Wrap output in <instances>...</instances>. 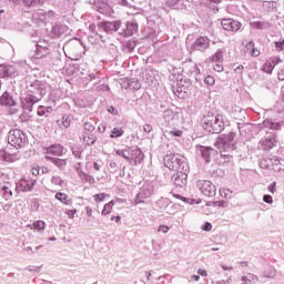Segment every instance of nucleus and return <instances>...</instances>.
<instances>
[{
    "label": "nucleus",
    "mask_w": 284,
    "mask_h": 284,
    "mask_svg": "<svg viewBox=\"0 0 284 284\" xmlns=\"http://www.w3.org/2000/svg\"><path fill=\"white\" fill-rule=\"evenodd\" d=\"M45 94H48L45 83L39 80H32L31 78H26V91L20 98L23 110L32 112L34 103H39Z\"/></svg>",
    "instance_id": "1"
},
{
    "label": "nucleus",
    "mask_w": 284,
    "mask_h": 284,
    "mask_svg": "<svg viewBox=\"0 0 284 284\" xmlns=\"http://www.w3.org/2000/svg\"><path fill=\"white\" fill-rule=\"evenodd\" d=\"M215 145L220 150L221 156H231L236 150V133L230 132L217 138Z\"/></svg>",
    "instance_id": "2"
},
{
    "label": "nucleus",
    "mask_w": 284,
    "mask_h": 284,
    "mask_svg": "<svg viewBox=\"0 0 284 284\" xmlns=\"http://www.w3.org/2000/svg\"><path fill=\"white\" fill-rule=\"evenodd\" d=\"M164 165L173 172H187V162L181 154H168L164 156Z\"/></svg>",
    "instance_id": "3"
},
{
    "label": "nucleus",
    "mask_w": 284,
    "mask_h": 284,
    "mask_svg": "<svg viewBox=\"0 0 284 284\" xmlns=\"http://www.w3.org/2000/svg\"><path fill=\"white\" fill-rule=\"evenodd\" d=\"M203 128L212 134H221V132L225 130V122L223 121V115H207L204 119Z\"/></svg>",
    "instance_id": "4"
},
{
    "label": "nucleus",
    "mask_w": 284,
    "mask_h": 284,
    "mask_svg": "<svg viewBox=\"0 0 284 284\" xmlns=\"http://www.w3.org/2000/svg\"><path fill=\"white\" fill-rule=\"evenodd\" d=\"M8 143L13 148H23L28 143V138L23 134V131L13 129L9 131Z\"/></svg>",
    "instance_id": "5"
},
{
    "label": "nucleus",
    "mask_w": 284,
    "mask_h": 284,
    "mask_svg": "<svg viewBox=\"0 0 284 284\" xmlns=\"http://www.w3.org/2000/svg\"><path fill=\"white\" fill-rule=\"evenodd\" d=\"M210 43H212V40L206 36H200L192 43L191 50H194L195 52H205L210 50Z\"/></svg>",
    "instance_id": "6"
},
{
    "label": "nucleus",
    "mask_w": 284,
    "mask_h": 284,
    "mask_svg": "<svg viewBox=\"0 0 284 284\" xmlns=\"http://www.w3.org/2000/svg\"><path fill=\"white\" fill-rule=\"evenodd\" d=\"M196 185L204 196H216V186L212 182L199 180Z\"/></svg>",
    "instance_id": "7"
},
{
    "label": "nucleus",
    "mask_w": 284,
    "mask_h": 284,
    "mask_svg": "<svg viewBox=\"0 0 284 284\" xmlns=\"http://www.w3.org/2000/svg\"><path fill=\"white\" fill-rule=\"evenodd\" d=\"M154 194V186L145 184L140 189V192L136 195L135 204L145 203V199H150Z\"/></svg>",
    "instance_id": "8"
},
{
    "label": "nucleus",
    "mask_w": 284,
    "mask_h": 284,
    "mask_svg": "<svg viewBox=\"0 0 284 284\" xmlns=\"http://www.w3.org/2000/svg\"><path fill=\"white\" fill-rule=\"evenodd\" d=\"M100 32H106V34H114L121 28V21L113 22H100L98 24Z\"/></svg>",
    "instance_id": "9"
},
{
    "label": "nucleus",
    "mask_w": 284,
    "mask_h": 284,
    "mask_svg": "<svg viewBox=\"0 0 284 284\" xmlns=\"http://www.w3.org/2000/svg\"><path fill=\"white\" fill-rule=\"evenodd\" d=\"M143 159H145V155L143 154V151L141 149H130V155H129V163L130 165H139L143 163Z\"/></svg>",
    "instance_id": "10"
},
{
    "label": "nucleus",
    "mask_w": 284,
    "mask_h": 284,
    "mask_svg": "<svg viewBox=\"0 0 284 284\" xmlns=\"http://www.w3.org/2000/svg\"><path fill=\"white\" fill-rule=\"evenodd\" d=\"M243 24L233 19H223L222 20V28L227 32H239Z\"/></svg>",
    "instance_id": "11"
},
{
    "label": "nucleus",
    "mask_w": 284,
    "mask_h": 284,
    "mask_svg": "<svg viewBox=\"0 0 284 284\" xmlns=\"http://www.w3.org/2000/svg\"><path fill=\"white\" fill-rule=\"evenodd\" d=\"M187 171H178L173 174L172 181L176 187H185L187 185Z\"/></svg>",
    "instance_id": "12"
},
{
    "label": "nucleus",
    "mask_w": 284,
    "mask_h": 284,
    "mask_svg": "<svg viewBox=\"0 0 284 284\" xmlns=\"http://www.w3.org/2000/svg\"><path fill=\"white\" fill-rule=\"evenodd\" d=\"M197 152L206 163H210L211 159L216 154V151L209 146H200L197 148Z\"/></svg>",
    "instance_id": "13"
},
{
    "label": "nucleus",
    "mask_w": 284,
    "mask_h": 284,
    "mask_svg": "<svg viewBox=\"0 0 284 284\" xmlns=\"http://www.w3.org/2000/svg\"><path fill=\"white\" fill-rule=\"evenodd\" d=\"M50 54V49H48V43L38 42L36 44V59H43V57H48Z\"/></svg>",
    "instance_id": "14"
},
{
    "label": "nucleus",
    "mask_w": 284,
    "mask_h": 284,
    "mask_svg": "<svg viewBox=\"0 0 284 284\" xmlns=\"http://www.w3.org/2000/svg\"><path fill=\"white\" fill-rule=\"evenodd\" d=\"M283 60L281 58H271L266 61V63L263 65L262 70L263 72H266L267 74H272L274 71V68L278 65Z\"/></svg>",
    "instance_id": "15"
},
{
    "label": "nucleus",
    "mask_w": 284,
    "mask_h": 284,
    "mask_svg": "<svg viewBox=\"0 0 284 284\" xmlns=\"http://www.w3.org/2000/svg\"><path fill=\"white\" fill-rule=\"evenodd\" d=\"M0 105H4L6 108H14V105H17V101H14V98H12L10 93L4 92L0 97Z\"/></svg>",
    "instance_id": "16"
},
{
    "label": "nucleus",
    "mask_w": 284,
    "mask_h": 284,
    "mask_svg": "<svg viewBox=\"0 0 284 284\" xmlns=\"http://www.w3.org/2000/svg\"><path fill=\"white\" fill-rule=\"evenodd\" d=\"M224 57L225 50L217 49L216 52L209 58V61H211L212 63H223Z\"/></svg>",
    "instance_id": "17"
},
{
    "label": "nucleus",
    "mask_w": 284,
    "mask_h": 284,
    "mask_svg": "<svg viewBox=\"0 0 284 284\" xmlns=\"http://www.w3.org/2000/svg\"><path fill=\"white\" fill-rule=\"evenodd\" d=\"M14 74V67L0 64V78L11 77Z\"/></svg>",
    "instance_id": "18"
},
{
    "label": "nucleus",
    "mask_w": 284,
    "mask_h": 284,
    "mask_svg": "<svg viewBox=\"0 0 284 284\" xmlns=\"http://www.w3.org/2000/svg\"><path fill=\"white\" fill-rule=\"evenodd\" d=\"M64 152H65V149H63V145L61 144L52 145L47 150V153L53 154V156H61Z\"/></svg>",
    "instance_id": "19"
},
{
    "label": "nucleus",
    "mask_w": 284,
    "mask_h": 284,
    "mask_svg": "<svg viewBox=\"0 0 284 284\" xmlns=\"http://www.w3.org/2000/svg\"><path fill=\"white\" fill-rule=\"evenodd\" d=\"M263 125L268 130H281L283 128V122H274L272 119H266L263 121Z\"/></svg>",
    "instance_id": "20"
},
{
    "label": "nucleus",
    "mask_w": 284,
    "mask_h": 284,
    "mask_svg": "<svg viewBox=\"0 0 284 284\" xmlns=\"http://www.w3.org/2000/svg\"><path fill=\"white\" fill-rule=\"evenodd\" d=\"M36 183V180H22L20 181V187L22 192H30L34 187Z\"/></svg>",
    "instance_id": "21"
},
{
    "label": "nucleus",
    "mask_w": 284,
    "mask_h": 284,
    "mask_svg": "<svg viewBox=\"0 0 284 284\" xmlns=\"http://www.w3.org/2000/svg\"><path fill=\"white\" fill-rule=\"evenodd\" d=\"M54 199H57V201H60V203H62L63 205H72V199H70V196H68V194L65 193L58 192Z\"/></svg>",
    "instance_id": "22"
},
{
    "label": "nucleus",
    "mask_w": 284,
    "mask_h": 284,
    "mask_svg": "<svg viewBox=\"0 0 284 284\" xmlns=\"http://www.w3.org/2000/svg\"><path fill=\"white\" fill-rule=\"evenodd\" d=\"M139 30V26L134 22H128L124 30V37H132Z\"/></svg>",
    "instance_id": "23"
},
{
    "label": "nucleus",
    "mask_w": 284,
    "mask_h": 284,
    "mask_svg": "<svg viewBox=\"0 0 284 284\" xmlns=\"http://www.w3.org/2000/svg\"><path fill=\"white\" fill-rule=\"evenodd\" d=\"M11 3H14L16 6H19L20 3H23L26 8H34L39 3V0H10Z\"/></svg>",
    "instance_id": "24"
},
{
    "label": "nucleus",
    "mask_w": 284,
    "mask_h": 284,
    "mask_svg": "<svg viewBox=\"0 0 284 284\" xmlns=\"http://www.w3.org/2000/svg\"><path fill=\"white\" fill-rule=\"evenodd\" d=\"M116 203H119V200H112L109 203H106L101 212L102 216H108V214L112 212V209Z\"/></svg>",
    "instance_id": "25"
},
{
    "label": "nucleus",
    "mask_w": 284,
    "mask_h": 284,
    "mask_svg": "<svg viewBox=\"0 0 284 284\" xmlns=\"http://www.w3.org/2000/svg\"><path fill=\"white\" fill-rule=\"evenodd\" d=\"M261 145L264 150H272V148H275L276 145V139H265L264 141H262Z\"/></svg>",
    "instance_id": "26"
},
{
    "label": "nucleus",
    "mask_w": 284,
    "mask_h": 284,
    "mask_svg": "<svg viewBox=\"0 0 284 284\" xmlns=\"http://www.w3.org/2000/svg\"><path fill=\"white\" fill-rule=\"evenodd\" d=\"M250 26L253 30H267V28H270V23L261 21H253Z\"/></svg>",
    "instance_id": "27"
},
{
    "label": "nucleus",
    "mask_w": 284,
    "mask_h": 284,
    "mask_svg": "<svg viewBox=\"0 0 284 284\" xmlns=\"http://www.w3.org/2000/svg\"><path fill=\"white\" fill-rule=\"evenodd\" d=\"M83 143L94 145V143H97V136L92 133H83Z\"/></svg>",
    "instance_id": "28"
},
{
    "label": "nucleus",
    "mask_w": 284,
    "mask_h": 284,
    "mask_svg": "<svg viewBox=\"0 0 284 284\" xmlns=\"http://www.w3.org/2000/svg\"><path fill=\"white\" fill-rule=\"evenodd\" d=\"M164 203H166L164 207L165 214H175L176 213V204H173L170 202V200H164Z\"/></svg>",
    "instance_id": "29"
},
{
    "label": "nucleus",
    "mask_w": 284,
    "mask_h": 284,
    "mask_svg": "<svg viewBox=\"0 0 284 284\" xmlns=\"http://www.w3.org/2000/svg\"><path fill=\"white\" fill-rule=\"evenodd\" d=\"M242 284L258 283V277L254 274H247L246 276H242Z\"/></svg>",
    "instance_id": "30"
},
{
    "label": "nucleus",
    "mask_w": 284,
    "mask_h": 284,
    "mask_svg": "<svg viewBox=\"0 0 284 284\" xmlns=\"http://www.w3.org/2000/svg\"><path fill=\"white\" fill-rule=\"evenodd\" d=\"M57 123L60 128H63L65 130V129L70 128V116L64 115V116H62V119L58 120Z\"/></svg>",
    "instance_id": "31"
},
{
    "label": "nucleus",
    "mask_w": 284,
    "mask_h": 284,
    "mask_svg": "<svg viewBox=\"0 0 284 284\" xmlns=\"http://www.w3.org/2000/svg\"><path fill=\"white\" fill-rule=\"evenodd\" d=\"M50 112H52V108L50 106L47 108L43 105L39 106L37 111L38 116H49Z\"/></svg>",
    "instance_id": "32"
},
{
    "label": "nucleus",
    "mask_w": 284,
    "mask_h": 284,
    "mask_svg": "<svg viewBox=\"0 0 284 284\" xmlns=\"http://www.w3.org/2000/svg\"><path fill=\"white\" fill-rule=\"evenodd\" d=\"M67 30H68V27H65V26H55V27H53L52 32L55 37H59L61 34L65 33Z\"/></svg>",
    "instance_id": "33"
},
{
    "label": "nucleus",
    "mask_w": 284,
    "mask_h": 284,
    "mask_svg": "<svg viewBox=\"0 0 284 284\" xmlns=\"http://www.w3.org/2000/svg\"><path fill=\"white\" fill-rule=\"evenodd\" d=\"M130 90H141V82L139 80L131 79L128 82Z\"/></svg>",
    "instance_id": "34"
},
{
    "label": "nucleus",
    "mask_w": 284,
    "mask_h": 284,
    "mask_svg": "<svg viewBox=\"0 0 284 284\" xmlns=\"http://www.w3.org/2000/svg\"><path fill=\"white\" fill-rule=\"evenodd\" d=\"M115 154L118 156H121L122 159H125V161L129 162V159H130V149H124V150H118L115 152Z\"/></svg>",
    "instance_id": "35"
},
{
    "label": "nucleus",
    "mask_w": 284,
    "mask_h": 284,
    "mask_svg": "<svg viewBox=\"0 0 284 284\" xmlns=\"http://www.w3.org/2000/svg\"><path fill=\"white\" fill-rule=\"evenodd\" d=\"M122 134H124L123 129L113 128L110 134L111 139H119Z\"/></svg>",
    "instance_id": "36"
},
{
    "label": "nucleus",
    "mask_w": 284,
    "mask_h": 284,
    "mask_svg": "<svg viewBox=\"0 0 284 284\" xmlns=\"http://www.w3.org/2000/svg\"><path fill=\"white\" fill-rule=\"evenodd\" d=\"M51 161L52 163H54V165H57V168H60V169H63L65 168V165H68V162L63 159L53 158Z\"/></svg>",
    "instance_id": "37"
},
{
    "label": "nucleus",
    "mask_w": 284,
    "mask_h": 284,
    "mask_svg": "<svg viewBox=\"0 0 284 284\" xmlns=\"http://www.w3.org/2000/svg\"><path fill=\"white\" fill-rule=\"evenodd\" d=\"M181 3V0H166V6L170 8H173L174 10H179V6Z\"/></svg>",
    "instance_id": "38"
},
{
    "label": "nucleus",
    "mask_w": 284,
    "mask_h": 284,
    "mask_svg": "<svg viewBox=\"0 0 284 284\" xmlns=\"http://www.w3.org/2000/svg\"><path fill=\"white\" fill-rule=\"evenodd\" d=\"M170 136L181 138L183 136V131L179 129H172L171 131H166Z\"/></svg>",
    "instance_id": "39"
},
{
    "label": "nucleus",
    "mask_w": 284,
    "mask_h": 284,
    "mask_svg": "<svg viewBox=\"0 0 284 284\" xmlns=\"http://www.w3.org/2000/svg\"><path fill=\"white\" fill-rule=\"evenodd\" d=\"M32 227L34 229V230H38V231H41V230H45V222H43V221H37V222H34L33 224H32Z\"/></svg>",
    "instance_id": "40"
},
{
    "label": "nucleus",
    "mask_w": 284,
    "mask_h": 284,
    "mask_svg": "<svg viewBox=\"0 0 284 284\" xmlns=\"http://www.w3.org/2000/svg\"><path fill=\"white\" fill-rule=\"evenodd\" d=\"M164 119L168 123H170V121H172V119H174V111L172 110H165L164 111Z\"/></svg>",
    "instance_id": "41"
},
{
    "label": "nucleus",
    "mask_w": 284,
    "mask_h": 284,
    "mask_svg": "<svg viewBox=\"0 0 284 284\" xmlns=\"http://www.w3.org/2000/svg\"><path fill=\"white\" fill-rule=\"evenodd\" d=\"M92 132H94V125H92V123L90 122H85L84 123V134H92Z\"/></svg>",
    "instance_id": "42"
},
{
    "label": "nucleus",
    "mask_w": 284,
    "mask_h": 284,
    "mask_svg": "<svg viewBox=\"0 0 284 284\" xmlns=\"http://www.w3.org/2000/svg\"><path fill=\"white\" fill-rule=\"evenodd\" d=\"M51 183H53V185H62L63 180L59 175H53L51 179Z\"/></svg>",
    "instance_id": "43"
},
{
    "label": "nucleus",
    "mask_w": 284,
    "mask_h": 284,
    "mask_svg": "<svg viewBox=\"0 0 284 284\" xmlns=\"http://www.w3.org/2000/svg\"><path fill=\"white\" fill-rule=\"evenodd\" d=\"M95 203H101L105 200V193H99L93 195Z\"/></svg>",
    "instance_id": "44"
},
{
    "label": "nucleus",
    "mask_w": 284,
    "mask_h": 284,
    "mask_svg": "<svg viewBox=\"0 0 284 284\" xmlns=\"http://www.w3.org/2000/svg\"><path fill=\"white\" fill-rule=\"evenodd\" d=\"M2 192L4 193V199L7 201H8V199H10V196H12V190H10V187H8V186H3Z\"/></svg>",
    "instance_id": "45"
},
{
    "label": "nucleus",
    "mask_w": 284,
    "mask_h": 284,
    "mask_svg": "<svg viewBox=\"0 0 284 284\" xmlns=\"http://www.w3.org/2000/svg\"><path fill=\"white\" fill-rule=\"evenodd\" d=\"M276 52H283L284 50V40L274 42Z\"/></svg>",
    "instance_id": "46"
},
{
    "label": "nucleus",
    "mask_w": 284,
    "mask_h": 284,
    "mask_svg": "<svg viewBox=\"0 0 284 284\" xmlns=\"http://www.w3.org/2000/svg\"><path fill=\"white\" fill-rule=\"evenodd\" d=\"M214 77L212 75H207L205 79H204V83H206V85H214Z\"/></svg>",
    "instance_id": "47"
},
{
    "label": "nucleus",
    "mask_w": 284,
    "mask_h": 284,
    "mask_svg": "<svg viewBox=\"0 0 284 284\" xmlns=\"http://www.w3.org/2000/svg\"><path fill=\"white\" fill-rule=\"evenodd\" d=\"M65 214L68 215L69 219H74V215L77 214V209L67 210Z\"/></svg>",
    "instance_id": "48"
},
{
    "label": "nucleus",
    "mask_w": 284,
    "mask_h": 284,
    "mask_svg": "<svg viewBox=\"0 0 284 284\" xmlns=\"http://www.w3.org/2000/svg\"><path fill=\"white\" fill-rule=\"evenodd\" d=\"M245 49H246L247 54H250V52H252V50L254 49V41H250L246 44Z\"/></svg>",
    "instance_id": "49"
},
{
    "label": "nucleus",
    "mask_w": 284,
    "mask_h": 284,
    "mask_svg": "<svg viewBox=\"0 0 284 284\" xmlns=\"http://www.w3.org/2000/svg\"><path fill=\"white\" fill-rule=\"evenodd\" d=\"M250 55L251 57H260L261 55V51H258V49L254 48L250 51Z\"/></svg>",
    "instance_id": "50"
},
{
    "label": "nucleus",
    "mask_w": 284,
    "mask_h": 284,
    "mask_svg": "<svg viewBox=\"0 0 284 284\" xmlns=\"http://www.w3.org/2000/svg\"><path fill=\"white\" fill-rule=\"evenodd\" d=\"M80 179H82V181H87V182L92 181V176H90L83 172L80 173Z\"/></svg>",
    "instance_id": "51"
},
{
    "label": "nucleus",
    "mask_w": 284,
    "mask_h": 284,
    "mask_svg": "<svg viewBox=\"0 0 284 284\" xmlns=\"http://www.w3.org/2000/svg\"><path fill=\"white\" fill-rule=\"evenodd\" d=\"M263 201L264 203H268L270 205L274 203V201L272 200V195H264Z\"/></svg>",
    "instance_id": "52"
},
{
    "label": "nucleus",
    "mask_w": 284,
    "mask_h": 284,
    "mask_svg": "<svg viewBox=\"0 0 284 284\" xmlns=\"http://www.w3.org/2000/svg\"><path fill=\"white\" fill-rule=\"evenodd\" d=\"M159 232H162V234H168V232H170V227H168L165 225H161L159 227Z\"/></svg>",
    "instance_id": "53"
},
{
    "label": "nucleus",
    "mask_w": 284,
    "mask_h": 284,
    "mask_svg": "<svg viewBox=\"0 0 284 284\" xmlns=\"http://www.w3.org/2000/svg\"><path fill=\"white\" fill-rule=\"evenodd\" d=\"M204 232H211L212 231V223L206 222L205 225L202 227Z\"/></svg>",
    "instance_id": "54"
},
{
    "label": "nucleus",
    "mask_w": 284,
    "mask_h": 284,
    "mask_svg": "<svg viewBox=\"0 0 284 284\" xmlns=\"http://www.w3.org/2000/svg\"><path fill=\"white\" fill-rule=\"evenodd\" d=\"M108 112L110 114H114V115L119 114V110H116V108H114V106H109Z\"/></svg>",
    "instance_id": "55"
},
{
    "label": "nucleus",
    "mask_w": 284,
    "mask_h": 284,
    "mask_svg": "<svg viewBox=\"0 0 284 284\" xmlns=\"http://www.w3.org/2000/svg\"><path fill=\"white\" fill-rule=\"evenodd\" d=\"M227 192H230V190L221 189V190H220V195H221L223 199H227Z\"/></svg>",
    "instance_id": "56"
},
{
    "label": "nucleus",
    "mask_w": 284,
    "mask_h": 284,
    "mask_svg": "<svg viewBox=\"0 0 284 284\" xmlns=\"http://www.w3.org/2000/svg\"><path fill=\"white\" fill-rule=\"evenodd\" d=\"M136 44L134 43V41L126 42V48H129V50H134Z\"/></svg>",
    "instance_id": "57"
},
{
    "label": "nucleus",
    "mask_w": 284,
    "mask_h": 284,
    "mask_svg": "<svg viewBox=\"0 0 284 284\" xmlns=\"http://www.w3.org/2000/svg\"><path fill=\"white\" fill-rule=\"evenodd\" d=\"M143 130H144V132H146L148 134H150V132H152V125L145 124V125L143 126Z\"/></svg>",
    "instance_id": "58"
},
{
    "label": "nucleus",
    "mask_w": 284,
    "mask_h": 284,
    "mask_svg": "<svg viewBox=\"0 0 284 284\" xmlns=\"http://www.w3.org/2000/svg\"><path fill=\"white\" fill-rule=\"evenodd\" d=\"M213 70H215V72H223V65H221V64H215V65L213 67Z\"/></svg>",
    "instance_id": "59"
},
{
    "label": "nucleus",
    "mask_w": 284,
    "mask_h": 284,
    "mask_svg": "<svg viewBox=\"0 0 284 284\" xmlns=\"http://www.w3.org/2000/svg\"><path fill=\"white\" fill-rule=\"evenodd\" d=\"M39 173H40L39 168H33V169H31V174H32L33 176H39Z\"/></svg>",
    "instance_id": "60"
},
{
    "label": "nucleus",
    "mask_w": 284,
    "mask_h": 284,
    "mask_svg": "<svg viewBox=\"0 0 284 284\" xmlns=\"http://www.w3.org/2000/svg\"><path fill=\"white\" fill-rule=\"evenodd\" d=\"M274 190H276V182H273V183L268 186V192H272V194H274Z\"/></svg>",
    "instance_id": "61"
},
{
    "label": "nucleus",
    "mask_w": 284,
    "mask_h": 284,
    "mask_svg": "<svg viewBox=\"0 0 284 284\" xmlns=\"http://www.w3.org/2000/svg\"><path fill=\"white\" fill-rule=\"evenodd\" d=\"M197 274H200V276H207V271L203 270V268H200L197 271Z\"/></svg>",
    "instance_id": "62"
},
{
    "label": "nucleus",
    "mask_w": 284,
    "mask_h": 284,
    "mask_svg": "<svg viewBox=\"0 0 284 284\" xmlns=\"http://www.w3.org/2000/svg\"><path fill=\"white\" fill-rule=\"evenodd\" d=\"M243 69H244L243 65H239V67L235 69L236 74H243Z\"/></svg>",
    "instance_id": "63"
},
{
    "label": "nucleus",
    "mask_w": 284,
    "mask_h": 284,
    "mask_svg": "<svg viewBox=\"0 0 284 284\" xmlns=\"http://www.w3.org/2000/svg\"><path fill=\"white\" fill-rule=\"evenodd\" d=\"M277 163H280V170H284V159L275 160Z\"/></svg>",
    "instance_id": "64"
}]
</instances>
